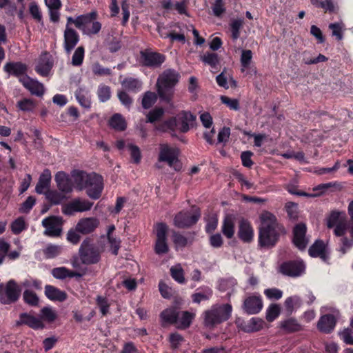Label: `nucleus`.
<instances>
[{
  "instance_id": "obj_62",
  "label": "nucleus",
  "mask_w": 353,
  "mask_h": 353,
  "mask_svg": "<svg viewBox=\"0 0 353 353\" xmlns=\"http://www.w3.org/2000/svg\"><path fill=\"white\" fill-rule=\"evenodd\" d=\"M92 70L93 74L97 76H108L112 74L110 68H104L98 62L92 65Z\"/></svg>"
},
{
  "instance_id": "obj_16",
  "label": "nucleus",
  "mask_w": 353,
  "mask_h": 353,
  "mask_svg": "<svg viewBox=\"0 0 353 353\" xmlns=\"http://www.w3.org/2000/svg\"><path fill=\"white\" fill-rule=\"evenodd\" d=\"M28 70V65L21 61L7 62L3 66L4 72L8 73L9 76L17 78L19 82L20 79L25 81L27 77H29L27 74Z\"/></svg>"
},
{
  "instance_id": "obj_49",
  "label": "nucleus",
  "mask_w": 353,
  "mask_h": 353,
  "mask_svg": "<svg viewBox=\"0 0 353 353\" xmlns=\"http://www.w3.org/2000/svg\"><path fill=\"white\" fill-rule=\"evenodd\" d=\"M40 312V319L41 321L43 320L48 323H52L54 322L57 318L56 312L53 310L50 307H43Z\"/></svg>"
},
{
  "instance_id": "obj_10",
  "label": "nucleus",
  "mask_w": 353,
  "mask_h": 353,
  "mask_svg": "<svg viewBox=\"0 0 353 353\" xmlns=\"http://www.w3.org/2000/svg\"><path fill=\"white\" fill-rule=\"evenodd\" d=\"M201 216L199 209L194 212L191 211H181L174 218V223L179 228H188L195 225Z\"/></svg>"
},
{
  "instance_id": "obj_47",
  "label": "nucleus",
  "mask_w": 353,
  "mask_h": 353,
  "mask_svg": "<svg viewBox=\"0 0 353 353\" xmlns=\"http://www.w3.org/2000/svg\"><path fill=\"white\" fill-rule=\"evenodd\" d=\"M157 95L151 91H147L144 93L141 101L142 107L144 109L150 108L157 101Z\"/></svg>"
},
{
  "instance_id": "obj_60",
  "label": "nucleus",
  "mask_w": 353,
  "mask_h": 353,
  "mask_svg": "<svg viewBox=\"0 0 353 353\" xmlns=\"http://www.w3.org/2000/svg\"><path fill=\"white\" fill-rule=\"evenodd\" d=\"M36 203V199L33 196H29L26 200L23 202L19 208L21 213L28 214L32 209Z\"/></svg>"
},
{
  "instance_id": "obj_2",
  "label": "nucleus",
  "mask_w": 353,
  "mask_h": 353,
  "mask_svg": "<svg viewBox=\"0 0 353 353\" xmlns=\"http://www.w3.org/2000/svg\"><path fill=\"white\" fill-rule=\"evenodd\" d=\"M196 118L190 111L182 110L163 121L157 128L163 132H170L174 137L176 136V132H188L193 127Z\"/></svg>"
},
{
  "instance_id": "obj_59",
  "label": "nucleus",
  "mask_w": 353,
  "mask_h": 353,
  "mask_svg": "<svg viewBox=\"0 0 353 353\" xmlns=\"http://www.w3.org/2000/svg\"><path fill=\"white\" fill-rule=\"evenodd\" d=\"M61 251L60 246L50 244L43 250V254L46 259H53L59 255Z\"/></svg>"
},
{
  "instance_id": "obj_55",
  "label": "nucleus",
  "mask_w": 353,
  "mask_h": 353,
  "mask_svg": "<svg viewBox=\"0 0 353 353\" xmlns=\"http://www.w3.org/2000/svg\"><path fill=\"white\" fill-rule=\"evenodd\" d=\"M164 114V110L162 108H155L150 110L147 114V123H153L159 121Z\"/></svg>"
},
{
  "instance_id": "obj_39",
  "label": "nucleus",
  "mask_w": 353,
  "mask_h": 353,
  "mask_svg": "<svg viewBox=\"0 0 353 353\" xmlns=\"http://www.w3.org/2000/svg\"><path fill=\"white\" fill-rule=\"evenodd\" d=\"M194 316L195 315L193 313L188 311L182 312L181 315H179L176 327L179 330H185L188 328L192 324Z\"/></svg>"
},
{
  "instance_id": "obj_34",
  "label": "nucleus",
  "mask_w": 353,
  "mask_h": 353,
  "mask_svg": "<svg viewBox=\"0 0 353 353\" xmlns=\"http://www.w3.org/2000/svg\"><path fill=\"white\" fill-rule=\"evenodd\" d=\"M310 2L314 7L323 9L325 13H336L339 10L332 0H310Z\"/></svg>"
},
{
  "instance_id": "obj_41",
  "label": "nucleus",
  "mask_w": 353,
  "mask_h": 353,
  "mask_svg": "<svg viewBox=\"0 0 353 353\" xmlns=\"http://www.w3.org/2000/svg\"><path fill=\"white\" fill-rule=\"evenodd\" d=\"M92 175V173L86 174L83 171H77L72 174L74 183L79 190L85 189V186H87V180Z\"/></svg>"
},
{
  "instance_id": "obj_30",
  "label": "nucleus",
  "mask_w": 353,
  "mask_h": 353,
  "mask_svg": "<svg viewBox=\"0 0 353 353\" xmlns=\"http://www.w3.org/2000/svg\"><path fill=\"white\" fill-rule=\"evenodd\" d=\"M45 295L48 299L53 301L63 302L68 298V294L65 292L51 285H46L45 286Z\"/></svg>"
},
{
  "instance_id": "obj_40",
  "label": "nucleus",
  "mask_w": 353,
  "mask_h": 353,
  "mask_svg": "<svg viewBox=\"0 0 353 353\" xmlns=\"http://www.w3.org/2000/svg\"><path fill=\"white\" fill-rule=\"evenodd\" d=\"M121 85L125 90L136 93L141 90L142 82L139 79L127 77L121 82Z\"/></svg>"
},
{
  "instance_id": "obj_64",
  "label": "nucleus",
  "mask_w": 353,
  "mask_h": 353,
  "mask_svg": "<svg viewBox=\"0 0 353 353\" xmlns=\"http://www.w3.org/2000/svg\"><path fill=\"white\" fill-rule=\"evenodd\" d=\"M221 101L228 108L232 110H239L240 109L239 101L236 99H231L227 96H221Z\"/></svg>"
},
{
  "instance_id": "obj_45",
  "label": "nucleus",
  "mask_w": 353,
  "mask_h": 353,
  "mask_svg": "<svg viewBox=\"0 0 353 353\" xmlns=\"http://www.w3.org/2000/svg\"><path fill=\"white\" fill-rule=\"evenodd\" d=\"M36 106L35 101L28 98H23L17 103V108L23 112H33Z\"/></svg>"
},
{
  "instance_id": "obj_23",
  "label": "nucleus",
  "mask_w": 353,
  "mask_h": 353,
  "mask_svg": "<svg viewBox=\"0 0 353 353\" xmlns=\"http://www.w3.org/2000/svg\"><path fill=\"white\" fill-rule=\"evenodd\" d=\"M54 181L59 191L64 194L71 193L73 190V183L69 175L65 172H58L54 176Z\"/></svg>"
},
{
  "instance_id": "obj_28",
  "label": "nucleus",
  "mask_w": 353,
  "mask_h": 353,
  "mask_svg": "<svg viewBox=\"0 0 353 353\" xmlns=\"http://www.w3.org/2000/svg\"><path fill=\"white\" fill-rule=\"evenodd\" d=\"M158 159L160 162H167L171 166L177 159L176 150L168 144H161Z\"/></svg>"
},
{
  "instance_id": "obj_48",
  "label": "nucleus",
  "mask_w": 353,
  "mask_h": 353,
  "mask_svg": "<svg viewBox=\"0 0 353 353\" xmlns=\"http://www.w3.org/2000/svg\"><path fill=\"white\" fill-rule=\"evenodd\" d=\"M46 197L51 205H59L65 199V196L57 190H48Z\"/></svg>"
},
{
  "instance_id": "obj_19",
  "label": "nucleus",
  "mask_w": 353,
  "mask_h": 353,
  "mask_svg": "<svg viewBox=\"0 0 353 353\" xmlns=\"http://www.w3.org/2000/svg\"><path fill=\"white\" fill-rule=\"evenodd\" d=\"M305 266L302 261L290 260L283 262L280 265V272L289 276H300L305 270Z\"/></svg>"
},
{
  "instance_id": "obj_50",
  "label": "nucleus",
  "mask_w": 353,
  "mask_h": 353,
  "mask_svg": "<svg viewBox=\"0 0 353 353\" xmlns=\"http://www.w3.org/2000/svg\"><path fill=\"white\" fill-rule=\"evenodd\" d=\"M285 208L288 218L292 221H296L299 218L298 204L294 202H287Z\"/></svg>"
},
{
  "instance_id": "obj_7",
  "label": "nucleus",
  "mask_w": 353,
  "mask_h": 353,
  "mask_svg": "<svg viewBox=\"0 0 353 353\" xmlns=\"http://www.w3.org/2000/svg\"><path fill=\"white\" fill-rule=\"evenodd\" d=\"M79 254L81 263L85 265L96 264L101 259L99 248L92 243L90 238L83 241Z\"/></svg>"
},
{
  "instance_id": "obj_20",
  "label": "nucleus",
  "mask_w": 353,
  "mask_h": 353,
  "mask_svg": "<svg viewBox=\"0 0 353 353\" xmlns=\"http://www.w3.org/2000/svg\"><path fill=\"white\" fill-rule=\"evenodd\" d=\"M15 325L17 327L27 325L34 330H42L45 327L39 318L35 317L30 313L27 312H23L19 314V319L16 321Z\"/></svg>"
},
{
  "instance_id": "obj_24",
  "label": "nucleus",
  "mask_w": 353,
  "mask_h": 353,
  "mask_svg": "<svg viewBox=\"0 0 353 353\" xmlns=\"http://www.w3.org/2000/svg\"><path fill=\"white\" fill-rule=\"evenodd\" d=\"M99 224V221L94 217L82 218L77 223L76 230L82 234H88L94 232Z\"/></svg>"
},
{
  "instance_id": "obj_29",
  "label": "nucleus",
  "mask_w": 353,
  "mask_h": 353,
  "mask_svg": "<svg viewBox=\"0 0 353 353\" xmlns=\"http://www.w3.org/2000/svg\"><path fill=\"white\" fill-rule=\"evenodd\" d=\"M336 321L334 315L325 314L322 316L317 324L319 330L323 333H331L336 326Z\"/></svg>"
},
{
  "instance_id": "obj_42",
  "label": "nucleus",
  "mask_w": 353,
  "mask_h": 353,
  "mask_svg": "<svg viewBox=\"0 0 353 353\" xmlns=\"http://www.w3.org/2000/svg\"><path fill=\"white\" fill-rule=\"evenodd\" d=\"M172 239L176 249L183 248L192 243V240L189 241L186 236L179 232H174Z\"/></svg>"
},
{
  "instance_id": "obj_18",
  "label": "nucleus",
  "mask_w": 353,
  "mask_h": 353,
  "mask_svg": "<svg viewBox=\"0 0 353 353\" xmlns=\"http://www.w3.org/2000/svg\"><path fill=\"white\" fill-rule=\"evenodd\" d=\"M237 237L243 243H251L254 241V230L252 223L242 218L238 222Z\"/></svg>"
},
{
  "instance_id": "obj_63",
  "label": "nucleus",
  "mask_w": 353,
  "mask_h": 353,
  "mask_svg": "<svg viewBox=\"0 0 353 353\" xmlns=\"http://www.w3.org/2000/svg\"><path fill=\"white\" fill-rule=\"evenodd\" d=\"M75 97L79 103L85 109L89 110L91 108V101L90 98L83 94L81 90H77Z\"/></svg>"
},
{
  "instance_id": "obj_53",
  "label": "nucleus",
  "mask_w": 353,
  "mask_h": 353,
  "mask_svg": "<svg viewBox=\"0 0 353 353\" xmlns=\"http://www.w3.org/2000/svg\"><path fill=\"white\" fill-rule=\"evenodd\" d=\"M85 49L83 46H79L74 51L72 57V64L74 66L82 65L84 59Z\"/></svg>"
},
{
  "instance_id": "obj_31",
  "label": "nucleus",
  "mask_w": 353,
  "mask_h": 353,
  "mask_svg": "<svg viewBox=\"0 0 353 353\" xmlns=\"http://www.w3.org/2000/svg\"><path fill=\"white\" fill-rule=\"evenodd\" d=\"M52 175L48 169H45L41 174L39 181L35 187V191L38 194H43L45 190H48L50 186Z\"/></svg>"
},
{
  "instance_id": "obj_13",
  "label": "nucleus",
  "mask_w": 353,
  "mask_h": 353,
  "mask_svg": "<svg viewBox=\"0 0 353 353\" xmlns=\"http://www.w3.org/2000/svg\"><path fill=\"white\" fill-rule=\"evenodd\" d=\"M92 205L93 203L88 200L76 198L69 203L63 205L61 210L62 213L65 215L72 216L75 212H82L90 210Z\"/></svg>"
},
{
  "instance_id": "obj_58",
  "label": "nucleus",
  "mask_w": 353,
  "mask_h": 353,
  "mask_svg": "<svg viewBox=\"0 0 353 353\" xmlns=\"http://www.w3.org/2000/svg\"><path fill=\"white\" fill-rule=\"evenodd\" d=\"M97 95L101 102H105L110 99V88L105 85H101L97 90Z\"/></svg>"
},
{
  "instance_id": "obj_5",
  "label": "nucleus",
  "mask_w": 353,
  "mask_h": 353,
  "mask_svg": "<svg viewBox=\"0 0 353 353\" xmlns=\"http://www.w3.org/2000/svg\"><path fill=\"white\" fill-rule=\"evenodd\" d=\"M232 307L229 303L212 305L203 313L205 326L211 328L228 321L232 315Z\"/></svg>"
},
{
  "instance_id": "obj_37",
  "label": "nucleus",
  "mask_w": 353,
  "mask_h": 353,
  "mask_svg": "<svg viewBox=\"0 0 353 353\" xmlns=\"http://www.w3.org/2000/svg\"><path fill=\"white\" fill-rule=\"evenodd\" d=\"M108 124L117 131H124L127 128V123L119 113L114 114L109 119Z\"/></svg>"
},
{
  "instance_id": "obj_1",
  "label": "nucleus",
  "mask_w": 353,
  "mask_h": 353,
  "mask_svg": "<svg viewBox=\"0 0 353 353\" xmlns=\"http://www.w3.org/2000/svg\"><path fill=\"white\" fill-rule=\"evenodd\" d=\"M261 227L259 232V246L272 248L279 241L281 234L285 233V228L279 223L276 216L268 211L261 215Z\"/></svg>"
},
{
  "instance_id": "obj_57",
  "label": "nucleus",
  "mask_w": 353,
  "mask_h": 353,
  "mask_svg": "<svg viewBox=\"0 0 353 353\" xmlns=\"http://www.w3.org/2000/svg\"><path fill=\"white\" fill-rule=\"evenodd\" d=\"M96 303L103 316H106L109 312L110 303L106 297L97 296Z\"/></svg>"
},
{
  "instance_id": "obj_51",
  "label": "nucleus",
  "mask_w": 353,
  "mask_h": 353,
  "mask_svg": "<svg viewBox=\"0 0 353 353\" xmlns=\"http://www.w3.org/2000/svg\"><path fill=\"white\" fill-rule=\"evenodd\" d=\"M280 313V306L278 304L272 303L266 310V320L268 322H272L279 316Z\"/></svg>"
},
{
  "instance_id": "obj_8",
  "label": "nucleus",
  "mask_w": 353,
  "mask_h": 353,
  "mask_svg": "<svg viewBox=\"0 0 353 353\" xmlns=\"http://www.w3.org/2000/svg\"><path fill=\"white\" fill-rule=\"evenodd\" d=\"M165 61V56L157 52L150 50H141L140 52L139 63L141 65L149 68H158Z\"/></svg>"
},
{
  "instance_id": "obj_3",
  "label": "nucleus",
  "mask_w": 353,
  "mask_h": 353,
  "mask_svg": "<svg viewBox=\"0 0 353 353\" xmlns=\"http://www.w3.org/2000/svg\"><path fill=\"white\" fill-rule=\"evenodd\" d=\"M181 77L180 74L174 69L165 70L158 77L157 91L161 101L170 103L173 98L174 88Z\"/></svg>"
},
{
  "instance_id": "obj_14",
  "label": "nucleus",
  "mask_w": 353,
  "mask_h": 353,
  "mask_svg": "<svg viewBox=\"0 0 353 353\" xmlns=\"http://www.w3.org/2000/svg\"><path fill=\"white\" fill-rule=\"evenodd\" d=\"M263 303L261 296L254 293L248 296L243 302L242 310L248 315L257 314L263 309Z\"/></svg>"
},
{
  "instance_id": "obj_17",
  "label": "nucleus",
  "mask_w": 353,
  "mask_h": 353,
  "mask_svg": "<svg viewBox=\"0 0 353 353\" xmlns=\"http://www.w3.org/2000/svg\"><path fill=\"white\" fill-rule=\"evenodd\" d=\"M53 65L52 56L48 52L44 51L39 55L34 70L40 76L46 77L49 75Z\"/></svg>"
},
{
  "instance_id": "obj_11",
  "label": "nucleus",
  "mask_w": 353,
  "mask_h": 353,
  "mask_svg": "<svg viewBox=\"0 0 353 353\" xmlns=\"http://www.w3.org/2000/svg\"><path fill=\"white\" fill-rule=\"evenodd\" d=\"M86 189L87 195L94 200L99 199L103 190V179L102 176L93 172L87 180Z\"/></svg>"
},
{
  "instance_id": "obj_56",
  "label": "nucleus",
  "mask_w": 353,
  "mask_h": 353,
  "mask_svg": "<svg viewBox=\"0 0 353 353\" xmlns=\"http://www.w3.org/2000/svg\"><path fill=\"white\" fill-rule=\"evenodd\" d=\"M170 274L172 279L180 284L185 283L184 277V271L181 267H172L170 268Z\"/></svg>"
},
{
  "instance_id": "obj_43",
  "label": "nucleus",
  "mask_w": 353,
  "mask_h": 353,
  "mask_svg": "<svg viewBox=\"0 0 353 353\" xmlns=\"http://www.w3.org/2000/svg\"><path fill=\"white\" fill-rule=\"evenodd\" d=\"M201 61L209 65L212 68L217 69L220 63L219 57L216 53L206 52L201 57Z\"/></svg>"
},
{
  "instance_id": "obj_9",
  "label": "nucleus",
  "mask_w": 353,
  "mask_h": 353,
  "mask_svg": "<svg viewBox=\"0 0 353 353\" xmlns=\"http://www.w3.org/2000/svg\"><path fill=\"white\" fill-rule=\"evenodd\" d=\"M168 227L165 223H159L156 226V236L154 250L158 255L168 252L169 246L167 242Z\"/></svg>"
},
{
  "instance_id": "obj_25",
  "label": "nucleus",
  "mask_w": 353,
  "mask_h": 353,
  "mask_svg": "<svg viewBox=\"0 0 353 353\" xmlns=\"http://www.w3.org/2000/svg\"><path fill=\"white\" fill-rule=\"evenodd\" d=\"M181 314L179 310L176 307H170L163 310L160 313V319L161 325L165 326L166 325H175L178 323V319Z\"/></svg>"
},
{
  "instance_id": "obj_26",
  "label": "nucleus",
  "mask_w": 353,
  "mask_h": 353,
  "mask_svg": "<svg viewBox=\"0 0 353 353\" xmlns=\"http://www.w3.org/2000/svg\"><path fill=\"white\" fill-rule=\"evenodd\" d=\"M264 321L258 317H252L248 322L243 321L237 325L238 327L246 333L259 332L263 328Z\"/></svg>"
},
{
  "instance_id": "obj_36",
  "label": "nucleus",
  "mask_w": 353,
  "mask_h": 353,
  "mask_svg": "<svg viewBox=\"0 0 353 353\" xmlns=\"http://www.w3.org/2000/svg\"><path fill=\"white\" fill-rule=\"evenodd\" d=\"M52 276L57 279H65L66 278H72L75 276H81L77 272L70 270L65 267L54 268L52 270Z\"/></svg>"
},
{
  "instance_id": "obj_46",
  "label": "nucleus",
  "mask_w": 353,
  "mask_h": 353,
  "mask_svg": "<svg viewBox=\"0 0 353 353\" xmlns=\"http://www.w3.org/2000/svg\"><path fill=\"white\" fill-rule=\"evenodd\" d=\"M243 26V21L241 19H234L230 24L231 37L233 40H236L240 37L241 29Z\"/></svg>"
},
{
  "instance_id": "obj_52",
  "label": "nucleus",
  "mask_w": 353,
  "mask_h": 353,
  "mask_svg": "<svg viewBox=\"0 0 353 353\" xmlns=\"http://www.w3.org/2000/svg\"><path fill=\"white\" fill-rule=\"evenodd\" d=\"M29 12L35 21L38 23L43 22L41 9L35 1H32L29 3Z\"/></svg>"
},
{
  "instance_id": "obj_12",
  "label": "nucleus",
  "mask_w": 353,
  "mask_h": 353,
  "mask_svg": "<svg viewBox=\"0 0 353 353\" xmlns=\"http://www.w3.org/2000/svg\"><path fill=\"white\" fill-rule=\"evenodd\" d=\"M306 234L307 226L304 223L296 224L292 229V243L301 251L305 250L310 241Z\"/></svg>"
},
{
  "instance_id": "obj_61",
  "label": "nucleus",
  "mask_w": 353,
  "mask_h": 353,
  "mask_svg": "<svg viewBox=\"0 0 353 353\" xmlns=\"http://www.w3.org/2000/svg\"><path fill=\"white\" fill-rule=\"evenodd\" d=\"M26 229V223L23 217L15 219L11 224V230L14 234H19Z\"/></svg>"
},
{
  "instance_id": "obj_38",
  "label": "nucleus",
  "mask_w": 353,
  "mask_h": 353,
  "mask_svg": "<svg viewBox=\"0 0 353 353\" xmlns=\"http://www.w3.org/2000/svg\"><path fill=\"white\" fill-rule=\"evenodd\" d=\"M303 304L301 298L298 295L288 297L284 302L286 312L292 314L294 311L299 308Z\"/></svg>"
},
{
  "instance_id": "obj_15",
  "label": "nucleus",
  "mask_w": 353,
  "mask_h": 353,
  "mask_svg": "<svg viewBox=\"0 0 353 353\" xmlns=\"http://www.w3.org/2000/svg\"><path fill=\"white\" fill-rule=\"evenodd\" d=\"M63 219L61 216H50L42 221L46 228L44 234L51 237L59 236L62 232Z\"/></svg>"
},
{
  "instance_id": "obj_21",
  "label": "nucleus",
  "mask_w": 353,
  "mask_h": 353,
  "mask_svg": "<svg viewBox=\"0 0 353 353\" xmlns=\"http://www.w3.org/2000/svg\"><path fill=\"white\" fill-rule=\"evenodd\" d=\"M308 254L311 257L320 258L323 262L327 263L330 260V254L327 251V246L321 239L316 240L310 247Z\"/></svg>"
},
{
  "instance_id": "obj_22",
  "label": "nucleus",
  "mask_w": 353,
  "mask_h": 353,
  "mask_svg": "<svg viewBox=\"0 0 353 353\" xmlns=\"http://www.w3.org/2000/svg\"><path fill=\"white\" fill-rule=\"evenodd\" d=\"M80 40L79 33L71 27H65L63 34V48L67 53L75 48Z\"/></svg>"
},
{
  "instance_id": "obj_33",
  "label": "nucleus",
  "mask_w": 353,
  "mask_h": 353,
  "mask_svg": "<svg viewBox=\"0 0 353 353\" xmlns=\"http://www.w3.org/2000/svg\"><path fill=\"white\" fill-rule=\"evenodd\" d=\"M221 232L228 239L233 238L235 233V224L232 215H226L221 225Z\"/></svg>"
},
{
  "instance_id": "obj_44",
  "label": "nucleus",
  "mask_w": 353,
  "mask_h": 353,
  "mask_svg": "<svg viewBox=\"0 0 353 353\" xmlns=\"http://www.w3.org/2000/svg\"><path fill=\"white\" fill-rule=\"evenodd\" d=\"M23 299L25 303L32 307H37L39 303V299L37 294L30 290H26L23 293Z\"/></svg>"
},
{
  "instance_id": "obj_6",
  "label": "nucleus",
  "mask_w": 353,
  "mask_h": 353,
  "mask_svg": "<svg viewBox=\"0 0 353 353\" xmlns=\"http://www.w3.org/2000/svg\"><path fill=\"white\" fill-rule=\"evenodd\" d=\"M22 288L14 279L9 280L5 285L1 283L0 303L11 305L17 303L21 297Z\"/></svg>"
},
{
  "instance_id": "obj_27",
  "label": "nucleus",
  "mask_w": 353,
  "mask_h": 353,
  "mask_svg": "<svg viewBox=\"0 0 353 353\" xmlns=\"http://www.w3.org/2000/svg\"><path fill=\"white\" fill-rule=\"evenodd\" d=\"M20 83L25 88L28 90L32 95L42 97L44 94L45 89L43 84L36 79L27 77L25 81L20 79Z\"/></svg>"
},
{
  "instance_id": "obj_54",
  "label": "nucleus",
  "mask_w": 353,
  "mask_h": 353,
  "mask_svg": "<svg viewBox=\"0 0 353 353\" xmlns=\"http://www.w3.org/2000/svg\"><path fill=\"white\" fill-rule=\"evenodd\" d=\"M211 8L214 16L218 18H221L226 11L223 0H215Z\"/></svg>"
},
{
  "instance_id": "obj_35",
  "label": "nucleus",
  "mask_w": 353,
  "mask_h": 353,
  "mask_svg": "<svg viewBox=\"0 0 353 353\" xmlns=\"http://www.w3.org/2000/svg\"><path fill=\"white\" fill-rule=\"evenodd\" d=\"M281 328L286 333H294L303 330L295 318H289L281 322Z\"/></svg>"
},
{
  "instance_id": "obj_32",
  "label": "nucleus",
  "mask_w": 353,
  "mask_h": 353,
  "mask_svg": "<svg viewBox=\"0 0 353 353\" xmlns=\"http://www.w3.org/2000/svg\"><path fill=\"white\" fill-rule=\"evenodd\" d=\"M212 290L206 285H203L196 289V292L192 294L193 303L199 304L203 301L209 300L212 296Z\"/></svg>"
},
{
  "instance_id": "obj_4",
  "label": "nucleus",
  "mask_w": 353,
  "mask_h": 353,
  "mask_svg": "<svg viewBox=\"0 0 353 353\" xmlns=\"http://www.w3.org/2000/svg\"><path fill=\"white\" fill-rule=\"evenodd\" d=\"M98 16L97 11L92 10L89 13L79 15L75 19L68 17L65 27H70V25L73 23L77 29L88 36L97 34L102 27L101 23L97 21Z\"/></svg>"
}]
</instances>
